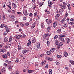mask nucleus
I'll return each mask as SVG.
<instances>
[{"label": "nucleus", "instance_id": "nucleus-34", "mask_svg": "<svg viewBox=\"0 0 74 74\" xmlns=\"http://www.w3.org/2000/svg\"><path fill=\"white\" fill-rule=\"evenodd\" d=\"M2 7H5V3H3L2 4Z\"/></svg>", "mask_w": 74, "mask_h": 74}, {"label": "nucleus", "instance_id": "nucleus-60", "mask_svg": "<svg viewBox=\"0 0 74 74\" xmlns=\"http://www.w3.org/2000/svg\"><path fill=\"white\" fill-rule=\"evenodd\" d=\"M41 27L42 29H44V25H41Z\"/></svg>", "mask_w": 74, "mask_h": 74}, {"label": "nucleus", "instance_id": "nucleus-3", "mask_svg": "<svg viewBox=\"0 0 74 74\" xmlns=\"http://www.w3.org/2000/svg\"><path fill=\"white\" fill-rule=\"evenodd\" d=\"M23 14H24L25 16H27L28 14H27V10H24L23 11Z\"/></svg>", "mask_w": 74, "mask_h": 74}, {"label": "nucleus", "instance_id": "nucleus-15", "mask_svg": "<svg viewBox=\"0 0 74 74\" xmlns=\"http://www.w3.org/2000/svg\"><path fill=\"white\" fill-rule=\"evenodd\" d=\"M29 40L30 39H29V42L27 44V45L28 46V47H30V45H31V42L30 41V40Z\"/></svg>", "mask_w": 74, "mask_h": 74}, {"label": "nucleus", "instance_id": "nucleus-16", "mask_svg": "<svg viewBox=\"0 0 74 74\" xmlns=\"http://www.w3.org/2000/svg\"><path fill=\"white\" fill-rule=\"evenodd\" d=\"M68 24H69V22H67L65 24H64V27H67L68 26L67 25Z\"/></svg>", "mask_w": 74, "mask_h": 74}, {"label": "nucleus", "instance_id": "nucleus-26", "mask_svg": "<svg viewBox=\"0 0 74 74\" xmlns=\"http://www.w3.org/2000/svg\"><path fill=\"white\" fill-rule=\"evenodd\" d=\"M10 18H12V19H14L15 18V16H12V15H11L10 16Z\"/></svg>", "mask_w": 74, "mask_h": 74}, {"label": "nucleus", "instance_id": "nucleus-25", "mask_svg": "<svg viewBox=\"0 0 74 74\" xmlns=\"http://www.w3.org/2000/svg\"><path fill=\"white\" fill-rule=\"evenodd\" d=\"M34 71V70H29L28 71V73H33Z\"/></svg>", "mask_w": 74, "mask_h": 74}, {"label": "nucleus", "instance_id": "nucleus-27", "mask_svg": "<svg viewBox=\"0 0 74 74\" xmlns=\"http://www.w3.org/2000/svg\"><path fill=\"white\" fill-rule=\"evenodd\" d=\"M36 38H34L32 40V43H35L36 42Z\"/></svg>", "mask_w": 74, "mask_h": 74}, {"label": "nucleus", "instance_id": "nucleus-32", "mask_svg": "<svg viewBox=\"0 0 74 74\" xmlns=\"http://www.w3.org/2000/svg\"><path fill=\"white\" fill-rule=\"evenodd\" d=\"M63 43L62 42H61L59 43V46L61 47V46H62V45H63Z\"/></svg>", "mask_w": 74, "mask_h": 74}, {"label": "nucleus", "instance_id": "nucleus-8", "mask_svg": "<svg viewBox=\"0 0 74 74\" xmlns=\"http://www.w3.org/2000/svg\"><path fill=\"white\" fill-rule=\"evenodd\" d=\"M23 38V36L21 35H18L16 37L17 39H19V38Z\"/></svg>", "mask_w": 74, "mask_h": 74}, {"label": "nucleus", "instance_id": "nucleus-20", "mask_svg": "<svg viewBox=\"0 0 74 74\" xmlns=\"http://www.w3.org/2000/svg\"><path fill=\"white\" fill-rule=\"evenodd\" d=\"M67 56H68V53H67V52L66 51H64V56H65V57H67Z\"/></svg>", "mask_w": 74, "mask_h": 74}, {"label": "nucleus", "instance_id": "nucleus-7", "mask_svg": "<svg viewBox=\"0 0 74 74\" xmlns=\"http://www.w3.org/2000/svg\"><path fill=\"white\" fill-rule=\"evenodd\" d=\"M22 48V44H20L18 45V50L20 51L21 49V48Z\"/></svg>", "mask_w": 74, "mask_h": 74}, {"label": "nucleus", "instance_id": "nucleus-17", "mask_svg": "<svg viewBox=\"0 0 74 74\" xmlns=\"http://www.w3.org/2000/svg\"><path fill=\"white\" fill-rule=\"evenodd\" d=\"M41 47H37V49H36V50L37 51H40V50H41Z\"/></svg>", "mask_w": 74, "mask_h": 74}, {"label": "nucleus", "instance_id": "nucleus-41", "mask_svg": "<svg viewBox=\"0 0 74 74\" xmlns=\"http://www.w3.org/2000/svg\"><path fill=\"white\" fill-rule=\"evenodd\" d=\"M58 32V33H60V32H61V29H59L58 30H57Z\"/></svg>", "mask_w": 74, "mask_h": 74}, {"label": "nucleus", "instance_id": "nucleus-51", "mask_svg": "<svg viewBox=\"0 0 74 74\" xmlns=\"http://www.w3.org/2000/svg\"><path fill=\"white\" fill-rule=\"evenodd\" d=\"M56 65H59V64H60L59 63V62H58L57 61H56Z\"/></svg>", "mask_w": 74, "mask_h": 74}, {"label": "nucleus", "instance_id": "nucleus-49", "mask_svg": "<svg viewBox=\"0 0 74 74\" xmlns=\"http://www.w3.org/2000/svg\"><path fill=\"white\" fill-rule=\"evenodd\" d=\"M58 38V35H56L54 37V38L55 39H56V38Z\"/></svg>", "mask_w": 74, "mask_h": 74}, {"label": "nucleus", "instance_id": "nucleus-18", "mask_svg": "<svg viewBox=\"0 0 74 74\" xmlns=\"http://www.w3.org/2000/svg\"><path fill=\"white\" fill-rule=\"evenodd\" d=\"M51 51H48L47 52V55H51Z\"/></svg>", "mask_w": 74, "mask_h": 74}, {"label": "nucleus", "instance_id": "nucleus-14", "mask_svg": "<svg viewBox=\"0 0 74 74\" xmlns=\"http://www.w3.org/2000/svg\"><path fill=\"white\" fill-rule=\"evenodd\" d=\"M66 42L68 44H69L70 42V39L69 38H66Z\"/></svg>", "mask_w": 74, "mask_h": 74}, {"label": "nucleus", "instance_id": "nucleus-21", "mask_svg": "<svg viewBox=\"0 0 74 74\" xmlns=\"http://www.w3.org/2000/svg\"><path fill=\"white\" fill-rule=\"evenodd\" d=\"M38 14V13H37V12H35L34 14V18H35V17H36V16H37Z\"/></svg>", "mask_w": 74, "mask_h": 74}, {"label": "nucleus", "instance_id": "nucleus-13", "mask_svg": "<svg viewBox=\"0 0 74 74\" xmlns=\"http://www.w3.org/2000/svg\"><path fill=\"white\" fill-rule=\"evenodd\" d=\"M55 43L56 44V45L57 46H58L59 44V42L57 40H55Z\"/></svg>", "mask_w": 74, "mask_h": 74}, {"label": "nucleus", "instance_id": "nucleus-54", "mask_svg": "<svg viewBox=\"0 0 74 74\" xmlns=\"http://www.w3.org/2000/svg\"><path fill=\"white\" fill-rule=\"evenodd\" d=\"M35 8H36V5H34L33 6V8L34 10H35L36 9Z\"/></svg>", "mask_w": 74, "mask_h": 74}, {"label": "nucleus", "instance_id": "nucleus-56", "mask_svg": "<svg viewBox=\"0 0 74 74\" xmlns=\"http://www.w3.org/2000/svg\"><path fill=\"white\" fill-rule=\"evenodd\" d=\"M3 46V45L0 44V49H1Z\"/></svg>", "mask_w": 74, "mask_h": 74}, {"label": "nucleus", "instance_id": "nucleus-43", "mask_svg": "<svg viewBox=\"0 0 74 74\" xmlns=\"http://www.w3.org/2000/svg\"><path fill=\"white\" fill-rule=\"evenodd\" d=\"M29 16L30 17H31V16H33V14L32 13H30L29 14Z\"/></svg>", "mask_w": 74, "mask_h": 74}, {"label": "nucleus", "instance_id": "nucleus-22", "mask_svg": "<svg viewBox=\"0 0 74 74\" xmlns=\"http://www.w3.org/2000/svg\"><path fill=\"white\" fill-rule=\"evenodd\" d=\"M12 5H13V7L14 8H16V4L14 3H12Z\"/></svg>", "mask_w": 74, "mask_h": 74}, {"label": "nucleus", "instance_id": "nucleus-6", "mask_svg": "<svg viewBox=\"0 0 74 74\" xmlns=\"http://www.w3.org/2000/svg\"><path fill=\"white\" fill-rule=\"evenodd\" d=\"M47 60H49V61H52L53 60V59L50 58L49 57H47L46 58Z\"/></svg>", "mask_w": 74, "mask_h": 74}, {"label": "nucleus", "instance_id": "nucleus-42", "mask_svg": "<svg viewBox=\"0 0 74 74\" xmlns=\"http://www.w3.org/2000/svg\"><path fill=\"white\" fill-rule=\"evenodd\" d=\"M11 63H12V62L11 61H9L8 62V64H11Z\"/></svg>", "mask_w": 74, "mask_h": 74}, {"label": "nucleus", "instance_id": "nucleus-40", "mask_svg": "<svg viewBox=\"0 0 74 74\" xmlns=\"http://www.w3.org/2000/svg\"><path fill=\"white\" fill-rule=\"evenodd\" d=\"M57 58H62V56L60 55H58L57 56Z\"/></svg>", "mask_w": 74, "mask_h": 74}, {"label": "nucleus", "instance_id": "nucleus-58", "mask_svg": "<svg viewBox=\"0 0 74 74\" xmlns=\"http://www.w3.org/2000/svg\"><path fill=\"white\" fill-rule=\"evenodd\" d=\"M7 55L8 56H9L10 55V53L9 52H7Z\"/></svg>", "mask_w": 74, "mask_h": 74}, {"label": "nucleus", "instance_id": "nucleus-57", "mask_svg": "<svg viewBox=\"0 0 74 74\" xmlns=\"http://www.w3.org/2000/svg\"><path fill=\"white\" fill-rule=\"evenodd\" d=\"M7 6H8V7H9V8L10 9H11V6H10V5H7Z\"/></svg>", "mask_w": 74, "mask_h": 74}, {"label": "nucleus", "instance_id": "nucleus-48", "mask_svg": "<svg viewBox=\"0 0 74 74\" xmlns=\"http://www.w3.org/2000/svg\"><path fill=\"white\" fill-rule=\"evenodd\" d=\"M12 40V39L10 37L9 38V41L10 42H11Z\"/></svg>", "mask_w": 74, "mask_h": 74}, {"label": "nucleus", "instance_id": "nucleus-50", "mask_svg": "<svg viewBox=\"0 0 74 74\" xmlns=\"http://www.w3.org/2000/svg\"><path fill=\"white\" fill-rule=\"evenodd\" d=\"M70 25H74V23L73 22H71L69 23Z\"/></svg>", "mask_w": 74, "mask_h": 74}, {"label": "nucleus", "instance_id": "nucleus-47", "mask_svg": "<svg viewBox=\"0 0 74 74\" xmlns=\"http://www.w3.org/2000/svg\"><path fill=\"white\" fill-rule=\"evenodd\" d=\"M68 10H70L71 9V7H70V4H69V5H68Z\"/></svg>", "mask_w": 74, "mask_h": 74}, {"label": "nucleus", "instance_id": "nucleus-63", "mask_svg": "<svg viewBox=\"0 0 74 74\" xmlns=\"http://www.w3.org/2000/svg\"><path fill=\"white\" fill-rule=\"evenodd\" d=\"M70 21H74V18H71L70 19Z\"/></svg>", "mask_w": 74, "mask_h": 74}, {"label": "nucleus", "instance_id": "nucleus-55", "mask_svg": "<svg viewBox=\"0 0 74 74\" xmlns=\"http://www.w3.org/2000/svg\"><path fill=\"white\" fill-rule=\"evenodd\" d=\"M25 25L26 26H28L29 25V23H26L25 24Z\"/></svg>", "mask_w": 74, "mask_h": 74}, {"label": "nucleus", "instance_id": "nucleus-39", "mask_svg": "<svg viewBox=\"0 0 74 74\" xmlns=\"http://www.w3.org/2000/svg\"><path fill=\"white\" fill-rule=\"evenodd\" d=\"M8 38H5L4 39L5 41V42H7L8 41Z\"/></svg>", "mask_w": 74, "mask_h": 74}, {"label": "nucleus", "instance_id": "nucleus-19", "mask_svg": "<svg viewBox=\"0 0 74 74\" xmlns=\"http://www.w3.org/2000/svg\"><path fill=\"white\" fill-rule=\"evenodd\" d=\"M50 30H51V26L49 25L47 27V31H48L49 32H50Z\"/></svg>", "mask_w": 74, "mask_h": 74}, {"label": "nucleus", "instance_id": "nucleus-44", "mask_svg": "<svg viewBox=\"0 0 74 74\" xmlns=\"http://www.w3.org/2000/svg\"><path fill=\"white\" fill-rule=\"evenodd\" d=\"M2 16L3 17V20H4L5 19V15H3Z\"/></svg>", "mask_w": 74, "mask_h": 74}, {"label": "nucleus", "instance_id": "nucleus-30", "mask_svg": "<svg viewBox=\"0 0 74 74\" xmlns=\"http://www.w3.org/2000/svg\"><path fill=\"white\" fill-rule=\"evenodd\" d=\"M52 70L51 69H49V74H52Z\"/></svg>", "mask_w": 74, "mask_h": 74}, {"label": "nucleus", "instance_id": "nucleus-46", "mask_svg": "<svg viewBox=\"0 0 74 74\" xmlns=\"http://www.w3.org/2000/svg\"><path fill=\"white\" fill-rule=\"evenodd\" d=\"M35 65L36 66H38V63H35Z\"/></svg>", "mask_w": 74, "mask_h": 74}, {"label": "nucleus", "instance_id": "nucleus-12", "mask_svg": "<svg viewBox=\"0 0 74 74\" xmlns=\"http://www.w3.org/2000/svg\"><path fill=\"white\" fill-rule=\"evenodd\" d=\"M27 52H29V50H25L24 49L23 51H22V53H23V54H24V53H26Z\"/></svg>", "mask_w": 74, "mask_h": 74}, {"label": "nucleus", "instance_id": "nucleus-59", "mask_svg": "<svg viewBox=\"0 0 74 74\" xmlns=\"http://www.w3.org/2000/svg\"><path fill=\"white\" fill-rule=\"evenodd\" d=\"M49 3H50V5H52V4H53V3H52V2H51V1H49Z\"/></svg>", "mask_w": 74, "mask_h": 74}, {"label": "nucleus", "instance_id": "nucleus-61", "mask_svg": "<svg viewBox=\"0 0 74 74\" xmlns=\"http://www.w3.org/2000/svg\"><path fill=\"white\" fill-rule=\"evenodd\" d=\"M1 25L2 27H5V25L4 24H1Z\"/></svg>", "mask_w": 74, "mask_h": 74}, {"label": "nucleus", "instance_id": "nucleus-4", "mask_svg": "<svg viewBox=\"0 0 74 74\" xmlns=\"http://www.w3.org/2000/svg\"><path fill=\"white\" fill-rule=\"evenodd\" d=\"M49 36V34H47L44 35L43 37L44 39H46L47 37H48Z\"/></svg>", "mask_w": 74, "mask_h": 74}, {"label": "nucleus", "instance_id": "nucleus-2", "mask_svg": "<svg viewBox=\"0 0 74 74\" xmlns=\"http://www.w3.org/2000/svg\"><path fill=\"white\" fill-rule=\"evenodd\" d=\"M36 22L35 21L34 22L33 24L32 25L31 27V28L32 29H33L34 28L36 27Z\"/></svg>", "mask_w": 74, "mask_h": 74}, {"label": "nucleus", "instance_id": "nucleus-45", "mask_svg": "<svg viewBox=\"0 0 74 74\" xmlns=\"http://www.w3.org/2000/svg\"><path fill=\"white\" fill-rule=\"evenodd\" d=\"M65 16L66 17H67V16H68V13L66 12V13L65 14Z\"/></svg>", "mask_w": 74, "mask_h": 74}, {"label": "nucleus", "instance_id": "nucleus-52", "mask_svg": "<svg viewBox=\"0 0 74 74\" xmlns=\"http://www.w3.org/2000/svg\"><path fill=\"white\" fill-rule=\"evenodd\" d=\"M6 51V49H2V52H3L4 53V52H5Z\"/></svg>", "mask_w": 74, "mask_h": 74}, {"label": "nucleus", "instance_id": "nucleus-53", "mask_svg": "<svg viewBox=\"0 0 74 74\" xmlns=\"http://www.w3.org/2000/svg\"><path fill=\"white\" fill-rule=\"evenodd\" d=\"M7 64L6 63H4L3 64L4 66H5V67H7Z\"/></svg>", "mask_w": 74, "mask_h": 74}, {"label": "nucleus", "instance_id": "nucleus-31", "mask_svg": "<svg viewBox=\"0 0 74 74\" xmlns=\"http://www.w3.org/2000/svg\"><path fill=\"white\" fill-rule=\"evenodd\" d=\"M65 20H66V17H64L62 20V23H64Z\"/></svg>", "mask_w": 74, "mask_h": 74}, {"label": "nucleus", "instance_id": "nucleus-1", "mask_svg": "<svg viewBox=\"0 0 74 74\" xmlns=\"http://www.w3.org/2000/svg\"><path fill=\"white\" fill-rule=\"evenodd\" d=\"M46 21L47 24L49 25H50V23H52V22L51 19H50L49 21V20L48 19H46Z\"/></svg>", "mask_w": 74, "mask_h": 74}, {"label": "nucleus", "instance_id": "nucleus-64", "mask_svg": "<svg viewBox=\"0 0 74 74\" xmlns=\"http://www.w3.org/2000/svg\"><path fill=\"white\" fill-rule=\"evenodd\" d=\"M44 25V21L43 23H41L40 25Z\"/></svg>", "mask_w": 74, "mask_h": 74}, {"label": "nucleus", "instance_id": "nucleus-38", "mask_svg": "<svg viewBox=\"0 0 74 74\" xmlns=\"http://www.w3.org/2000/svg\"><path fill=\"white\" fill-rule=\"evenodd\" d=\"M60 37H64L66 36L65 35H60Z\"/></svg>", "mask_w": 74, "mask_h": 74}, {"label": "nucleus", "instance_id": "nucleus-10", "mask_svg": "<svg viewBox=\"0 0 74 74\" xmlns=\"http://www.w3.org/2000/svg\"><path fill=\"white\" fill-rule=\"evenodd\" d=\"M60 8H62L63 10L66 9V5H62V7H61Z\"/></svg>", "mask_w": 74, "mask_h": 74}, {"label": "nucleus", "instance_id": "nucleus-11", "mask_svg": "<svg viewBox=\"0 0 74 74\" xmlns=\"http://www.w3.org/2000/svg\"><path fill=\"white\" fill-rule=\"evenodd\" d=\"M46 62L47 61L46 60H44L42 62L41 64L42 66L43 65H44V64H45Z\"/></svg>", "mask_w": 74, "mask_h": 74}, {"label": "nucleus", "instance_id": "nucleus-35", "mask_svg": "<svg viewBox=\"0 0 74 74\" xmlns=\"http://www.w3.org/2000/svg\"><path fill=\"white\" fill-rule=\"evenodd\" d=\"M35 33L36 34H38L39 33V30L38 29H37L36 31H35Z\"/></svg>", "mask_w": 74, "mask_h": 74}, {"label": "nucleus", "instance_id": "nucleus-37", "mask_svg": "<svg viewBox=\"0 0 74 74\" xmlns=\"http://www.w3.org/2000/svg\"><path fill=\"white\" fill-rule=\"evenodd\" d=\"M23 21H26V17L25 16H24L23 17Z\"/></svg>", "mask_w": 74, "mask_h": 74}, {"label": "nucleus", "instance_id": "nucleus-5", "mask_svg": "<svg viewBox=\"0 0 74 74\" xmlns=\"http://www.w3.org/2000/svg\"><path fill=\"white\" fill-rule=\"evenodd\" d=\"M59 38L60 41H62V42H65V40H64V38L63 37H59Z\"/></svg>", "mask_w": 74, "mask_h": 74}, {"label": "nucleus", "instance_id": "nucleus-29", "mask_svg": "<svg viewBox=\"0 0 74 74\" xmlns=\"http://www.w3.org/2000/svg\"><path fill=\"white\" fill-rule=\"evenodd\" d=\"M40 42H38L37 43L36 45L37 47H40Z\"/></svg>", "mask_w": 74, "mask_h": 74}, {"label": "nucleus", "instance_id": "nucleus-24", "mask_svg": "<svg viewBox=\"0 0 74 74\" xmlns=\"http://www.w3.org/2000/svg\"><path fill=\"white\" fill-rule=\"evenodd\" d=\"M5 69L4 68H3L1 70V73H4L5 72Z\"/></svg>", "mask_w": 74, "mask_h": 74}, {"label": "nucleus", "instance_id": "nucleus-9", "mask_svg": "<svg viewBox=\"0 0 74 74\" xmlns=\"http://www.w3.org/2000/svg\"><path fill=\"white\" fill-rule=\"evenodd\" d=\"M53 25L54 27H56V26H57V23L55 21L53 23Z\"/></svg>", "mask_w": 74, "mask_h": 74}, {"label": "nucleus", "instance_id": "nucleus-36", "mask_svg": "<svg viewBox=\"0 0 74 74\" xmlns=\"http://www.w3.org/2000/svg\"><path fill=\"white\" fill-rule=\"evenodd\" d=\"M63 10L61 9H60L59 12H60V13H61V14H62V13H63Z\"/></svg>", "mask_w": 74, "mask_h": 74}, {"label": "nucleus", "instance_id": "nucleus-33", "mask_svg": "<svg viewBox=\"0 0 74 74\" xmlns=\"http://www.w3.org/2000/svg\"><path fill=\"white\" fill-rule=\"evenodd\" d=\"M70 62L71 63V64H73V65H74V61L70 60Z\"/></svg>", "mask_w": 74, "mask_h": 74}, {"label": "nucleus", "instance_id": "nucleus-62", "mask_svg": "<svg viewBox=\"0 0 74 74\" xmlns=\"http://www.w3.org/2000/svg\"><path fill=\"white\" fill-rule=\"evenodd\" d=\"M45 68H46V69H47V68H48V64H47L46 65Z\"/></svg>", "mask_w": 74, "mask_h": 74}, {"label": "nucleus", "instance_id": "nucleus-23", "mask_svg": "<svg viewBox=\"0 0 74 74\" xmlns=\"http://www.w3.org/2000/svg\"><path fill=\"white\" fill-rule=\"evenodd\" d=\"M3 58H4V59H5V58H7V54H5L4 55H2Z\"/></svg>", "mask_w": 74, "mask_h": 74}, {"label": "nucleus", "instance_id": "nucleus-28", "mask_svg": "<svg viewBox=\"0 0 74 74\" xmlns=\"http://www.w3.org/2000/svg\"><path fill=\"white\" fill-rule=\"evenodd\" d=\"M55 48H52L51 50H50V51H51V52H54V51H55Z\"/></svg>", "mask_w": 74, "mask_h": 74}]
</instances>
